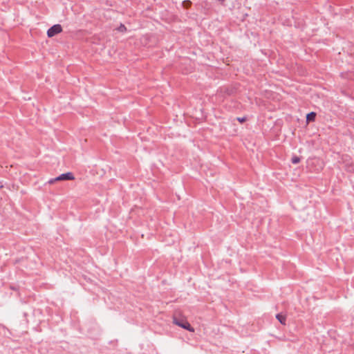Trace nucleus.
<instances>
[{"label": "nucleus", "instance_id": "f8f14e48", "mask_svg": "<svg viewBox=\"0 0 354 354\" xmlns=\"http://www.w3.org/2000/svg\"><path fill=\"white\" fill-rule=\"evenodd\" d=\"M238 120L241 122H243L245 120V118H239Z\"/></svg>", "mask_w": 354, "mask_h": 354}, {"label": "nucleus", "instance_id": "1a4fd4ad", "mask_svg": "<svg viewBox=\"0 0 354 354\" xmlns=\"http://www.w3.org/2000/svg\"><path fill=\"white\" fill-rule=\"evenodd\" d=\"M54 180L59 181V180H62V178H61V175H59V176L54 178Z\"/></svg>", "mask_w": 354, "mask_h": 354}, {"label": "nucleus", "instance_id": "0eeeda50", "mask_svg": "<svg viewBox=\"0 0 354 354\" xmlns=\"http://www.w3.org/2000/svg\"><path fill=\"white\" fill-rule=\"evenodd\" d=\"M300 162V158H299V157H297V156H294V157H292V162L293 164H297V163H298V162Z\"/></svg>", "mask_w": 354, "mask_h": 354}, {"label": "nucleus", "instance_id": "f03ea898", "mask_svg": "<svg viewBox=\"0 0 354 354\" xmlns=\"http://www.w3.org/2000/svg\"><path fill=\"white\" fill-rule=\"evenodd\" d=\"M178 326H180L185 329L188 330L190 332H194V329L191 326L187 321H180L178 320Z\"/></svg>", "mask_w": 354, "mask_h": 354}, {"label": "nucleus", "instance_id": "f257e3e1", "mask_svg": "<svg viewBox=\"0 0 354 354\" xmlns=\"http://www.w3.org/2000/svg\"><path fill=\"white\" fill-rule=\"evenodd\" d=\"M62 31V27L59 24L53 25L47 30V35L48 37H52L55 35L60 33Z\"/></svg>", "mask_w": 354, "mask_h": 354}, {"label": "nucleus", "instance_id": "20e7f679", "mask_svg": "<svg viewBox=\"0 0 354 354\" xmlns=\"http://www.w3.org/2000/svg\"><path fill=\"white\" fill-rule=\"evenodd\" d=\"M276 318L279 320V322L283 324V325H286V317L285 315H282L281 314H277L276 315Z\"/></svg>", "mask_w": 354, "mask_h": 354}, {"label": "nucleus", "instance_id": "39448f33", "mask_svg": "<svg viewBox=\"0 0 354 354\" xmlns=\"http://www.w3.org/2000/svg\"><path fill=\"white\" fill-rule=\"evenodd\" d=\"M316 113L315 112H310L307 114L306 120L307 121H314L315 119Z\"/></svg>", "mask_w": 354, "mask_h": 354}, {"label": "nucleus", "instance_id": "7ed1b4c3", "mask_svg": "<svg viewBox=\"0 0 354 354\" xmlns=\"http://www.w3.org/2000/svg\"><path fill=\"white\" fill-rule=\"evenodd\" d=\"M61 178H62L63 180H71L75 179V176L72 172H67L65 174H61Z\"/></svg>", "mask_w": 354, "mask_h": 354}, {"label": "nucleus", "instance_id": "6e6552de", "mask_svg": "<svg viewBox=\"0 0 354 354\" xmlns=\"http://www.w3.org/2000/svg\"><path fill=\"white\" fill-rule=\"evenodd\" d=\"M190 4H191V2L189 1H183V5L185 7H187V6H189Z\"/></svg>", "mask_w": 354, "mask_h": 354}, {"label": "nucleus", "instance_id": "423d86ee", "mask_svg": "<svg viewBox=\"0 0 354 354\" xmlns=\"http://www.w3.org/2000/svg\"><path fill=\"white\" fill-rule=\"evenodd\" d=\"M118 30L120 32H125L127 30V28L124 24H121L120 26L118 28Z\"/></svg>", "mask_w": 354, "mask_h": 354}, {"label": "nucleus", "instance_id": "9b49d317", "mask_svg": "<svg viewBox=\"0 0 354 354\" xmlns=\"http://www.w3.org/2000/svg\"><path fill=\"white\" fill-rule=\"evenodd\" d=\"M173 323L177 325V317H176L175 316H174L173 317Z\"/></svg>", "mask_w": 354, "mask_h": 354}, {"label": "nucleus", "instance_id": "9d476101", "mask_svg": "<svg viewBox=\"0 0 354 354\" xmlns=\"http://www.w3.org/2000/svg\"><path fill=\"white\" fill-rule=\"evenodd\" d=\"M55 182H56V180H54V178H51V179H50V180L48 181V183H49V184H53V183H54Z\"/></svg>", "mask_w": 354, "mask_h": 354}]
</instances>
